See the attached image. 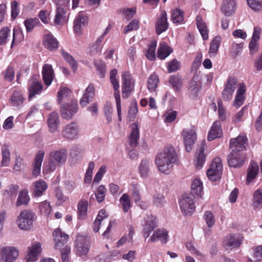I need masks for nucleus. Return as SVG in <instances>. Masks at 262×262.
Returning a JSON list of instances; mask_svg holds the SVG:
<instances>
[{"instance_id":"1","label":"nucleus","mask_w":262,"mask_h":262,"mask_svg":"<svg viewBox=\"0 0 262 262\" xmlns=\"http://www.w3.org/2000/svg\"><path fill=\"white\" fill-rule=\"evenodd\" d=\"M177 160L178 156L174 148L167 146L157 154L155 162L159 171L168 174L170 172L173 164Z\"/></svg>"},{"instance_id":"2","label":"nucleus","mask_w":262,"mask_h":262,"mask_svg":"<svg viewBox=\"0 0 262 262\" xmlns=\"http://www.w3.org/2000/svg\"><path fill=\"white\" fill-rule=\"evenodd\" d=\"M194 196L192 194H184L179 200L181 210L185 216H190L195 211Z\"/></svg>"},{"instance_id":"3","label":"nucleus","mask_w":262,"mask_h":262,"mask_svg":"<svg viewBox=\"0 0 262 262\" xmlns=\"http://www.w3.org/2000/svg\"><path fill=\"white\" fill-rule=\"evenodd\" d=\"M67 150L65 149H60L54 150L50 153V162L48 165V169L54 171L56 168V165L62 166L66 163L67 159Z\"/></svg>"},{"instance_id":"4","label":"nucleus","mask_w":262,"mask_h":262,"mask_svg":"<svg viewBox=\"0 0 262 262\" xmlns=\"http://www.w3.org/2000/svg\"><path fill=\"white\" fill-rule=\"evenodd\" d=\"M75 244L76 254L81 257H85L90 249V237L78 233L76 237Z\"/></svg>"},{"instance_id":"5","label":"nucleus","mask_w":262,"mask_h":262,"mask_svg":"<svg viewBox=\"0 0 262 262\" xmlns=\"http://www.w3.org/2000/svg\"><path fill=\"white\" fill-rule=\"evenodd\" d=\"M223 170L222 160L216 158L212 161L210 168L207 171L208 178L211 181H216L220 179Z\"/></svg>"},{"instance_id":"6","label":"nucleus","mask_w":262,"mask_h":262,"mask_svg":"<svg viewBox=\"0 0 262 262\" xmlns=\"http://www.w3.org/2000/svg\"><path fill=\"white\" fill-rule=\"evenodd\" d=\"M34 219V214L31 211H22L18 216L17 224L21 230H29L32 225Z\"/></svg>"},{"instance_id":"7","label":"nucleus","mask_w":262,"mask_h":262,"mask_svg":"<svg viewBox=\"0 0 262 262\" xmlns=\"http://www.w3.org/2000/svg\"><path fill=\"white\" fill-rule=\"evenodd\" d=\"M184 143L187 152L191 150L196 139V129L194 127L184 129L182 132Z\"/></svg>"},{"instance_id":"8","label":"nucleus","mask_w":262,"mask_h":262,"mask_svg":"<svg viewBox=\"0 0 262 262\" xmlns=\"http://www.w3.org/2000/svg\"><path fill=\"white\" fill-rule=\"evenodd\" d=\"M18 256V251L14 247L6 246L0 248V262H13Z\"/></svg>"},{"instance_id":"9","label":"nucleus","mask_w":262,"mask_h":262,"mask_svg":"<svg viewBox=\"0 0 262 262\" xmlns=\"http://www.w3.org/2000/svg\"><path fill=\"white\" fill-rule=\"evenodd\" d=\"M122 97L127 98L133 91L134 88L135 81L129 72L125 71L122 73Z\"/></svg>"},{"instance_id":"10","label":"nucleus","mask_w":262,"mask_h":262,"mask_svg":"<svg viewBox=\"0 0 262 262\" xmlns=\"http://www.w3.org/2000/svg\"><path fill=\"white\" fill-rule=\"evenodd\" d=\"M237 82L236 78L234 77L228 78L222 94V97L224 101H229L231 100L233 93L236 88Z\"/></svg>"},{"instance_id":"11","label":"nucleus","mask_w":262,"mask_h":262,"mask_svg":"<svg viewBox=\"0 0 262 262\" xmlns=\"http://www.w3.org/2000/svg\"><path fill=\"white\" fill-rule=\"evenodd\" d=\"M247 138L244 135H239L237 137L231 139L230 142V147L231 151L243 153L247 145Z\"/></svg>"},{"instance_id":"12","label":"nucleus","mask_w":262,"mask_h":262,"mask_svg":"<svg viewBox=\"0 0 262 262\" xmlns=\"http://www.w3.org/2000/svg\"><path fill=\"white\" fill-rule=\"evenodd\" d=\"M78 111V104L76 101L72 100L71 103H64L60 108L61 115L63 119H71Z\"/></svg>"},{"instance_id":"13","label":"nucleus","mask_w":262,"mask_h":262,"mask_svg":"<svg viewBox=\"0 0 262 262\" xmlns=\"http://www.w3.org/2000/svg\"><path fill=\"white\" fill-rule=\"evenodd\" d=\"M242 241L243 237L240 235L230 234L224 237L223 245L227 249L237 248L242 244Z\"/></svg>"},{"instance_id":"14","label":"nucleus","mask_w":262,"mask_h":262,"mask_svg":"<svg viewBox=\"0 0 262 262\" xmlns=\"http://www.w3.org/2000/svg\"><path fill=\"white\" fill-rule=\"evenodd\" d=\"M78 127L74 122H71L65 126L62 132L64 138L68 140L76 139L78 136Z\"/></svg>"},{"instance_id":"15","label":"nucleus","mask_w":262,"mask_h":262,"mask_svg":"<svg viewBox=\"0 0 262 262\" xmlns=\"http://www.w3.org/2000/svg\"><path fill=\"white\" fill-rule=\"evenodd\" d=\"M168 28L167 13L165 11H162L160 16L157 18L155 23L156 32L160 35L166 31Z\"/></svg>"},{"instance_id":"16","label":"nucleus","mask_w":262,"mask_h":262,"mask_svg":"<svg viewBox=\"0 0 262 262\" xmlns=\"http://www.w3.org/2000/svg\"><path fill=\"white\" fill-rule=\"evenodd\" d=\"M245 159V155L243 153L231 151L228 156V165L234 168L240 167L243 164Z\"/></svg>"},{"instance_id":"17","label":"nucleus","mask_w":262,"mask_h":262,"mask_svg":"<svg viewBox=\"0 0 262 262\" xmlns=\"http://www.w3.org/2000/svg\"><path fill=\"white\" fill-rule=\"evenodd\" d=\"M88 21L87 16L82 12H79L74 21V31L76 34L81 33L82 28L87 25Z\"/></svg>"},{"instance_id":"18","label":"nucleus","mask_w":262,"mask_h":262,"mask_svg":"<svg viewBox=\"0 0 262 262\" xmlns=\"http://www.w3.org/2000/svg\"><path fill=\"white\" fill-rule=\"evenodd\" d=\"M45 155L42 150H39L35 155L33 163L32 174L35 177L38 176L40 173L41 166Z\"/></svg>"},{"instance_id":"19","label":"nucleus","mask_w":262,"mask_h":262,"mask_svg":"<svg viewBox=\"0 0 262 262\" xmlns=\"http://www.w3.org/2000/svg\"><path fill=\"white\" fill-rule=\"evenodd\" d=\"M145 224L144 225L143 235L145 238H147L150 235L155 228L157 226L156 217L153 215H148L145 219Z\"/></svg>"},{"instance_id":"20","label":"nucleus","mask_w":262,"mask_h":262,"mask_svg":"<svg viewBox=\"0 0 262 262\" xmlns=\"http://www.w3.org/2000/svg\"><path fill=\"white\" fill-rule=\"evenodd\" d=\"M42 75L45 84L47 86H49L52 83L54 77V70L51 64H45L43 65Z\"/></svg>"},{"instance_id":"21","label":"nucleus","mask_w":262,"mask_h":262,"mask_svg":"<svg viewBox=\"0 0 262 262\" xmlns=\"http://www.w3.org/2000/svg\"><path fill=\"white\" fill-rule=\"evenodd\" d=\"M107 29H106L105 32L102 35L100 36L96 41L89 47V54L91 56H97L100 54L102 46L101 42L103 39L104 36L107 34Z\"/></svg>"},{"instance_id":"22","label":"nucleus","mask_w":262,"mask_h":262,"mask_svg":"<svg viewBox=\"0 0 262 262\" xmlns=\"http://www.w3.org/2000/svg\"><path fill=\"white\" fill-rule=\"evenodd\" d=\"M95 95L94 86L92 84H89L85 89V92L80 100V104L81 106H86L92 100Z\"/></svg>"},{"instance_id":"23","label":"nucleus","mask_w":262,"mask_h":262,"mask_svg":"<svg viewBox=\"0 0 262 262\" xmlns=\"http://www.w3.org/2000/svg\"><path fill=\"white\" fill-rule=\"evenodd\" d=\"M55 248H58L66 243L68 240V235L62 232L60 229L55 230L53 233Z\"/></svg>"},{"instance_id":"24","label":"nucleus","mask_w":262,"mask_h":262,"mask_svg":"<svg viewBox=\"0 0 262 262\" xmlns=\"http://www.w3.org/2000/svg\"><path fill=\"white\" fill-rule=\"evenodd\" d=\"M235 0H223L221 11L226 16H230L235 11Z\"/></svg>"},{"instance_id":"25","label":"nucleus","mask_w":262,"mask_h":262,"mask_svg":"<svg viewBox=\"0 0 262 262\" xmlns=\"http://www.w3.org/2000/svg\"><path fill=\"white\" fill-rule=\"evenodd\" d=\"M42 89L43 86L41 82L34 79H30L29 97L32 98L36 95L40 94Z\"/></svg>"},{"instance_id":"26","label":"nucleus","mask_w":262,"mask_h":262,"mask_svg":"<svg viewBox=\"0 0 262 262\" xmlns=\"http://www.w3.org/2000/svg\"><path fill=\"white\" fill-rule=\"evenodd\" d=\"M246 88L244 83H242L239 84L235 99L233 102V105L235 107H239L242 105L245 101L244 94L246 92Z\"/></svg>"},{"instance_id":"27","label":"nucleus","mask_w":262,"mask_h":262,"mask_svg":"<svg viewBox=\"0 0 262 262\" xmlns=\"http://www.w3.org/2000/svg\"><path fill=\"white\" fill-rule=\"evenodd\" d=\"M222 135V130L221 123L219 121H215L208 133V140L211 141L216 138H220Z\"/></svg>"},{"instance_id":"28","label":"nucleus","mask_w":262,"mask_h":262,"mask_svg":"<svg viewBox=\"0 0 262 262\" xmlns=\"http://www.w3.org/2000/svg\"><path fill=\"white\" fill-rule=\"evenodd\" d=\"M27 255V261H34L37 260V256L41 252V244L37 243L30 247Z\"/></svg>"},{"instance_id":"29","label":"nucleus","mask_w":262,"mask_h":262,"mask_svg":"<svg viewBox=\"0 0 262 262\" xmlns=\"http://www.w3.org/2000/svg\"><path fill=\"white\" fill-rule=\"evenodd\" d=\"M48 125L51 133L55 132L59 124V116L57 113L52 112L48 116Z\"/></svg>"},{"instance_id":"30","label":"nucleus","mask_w":262,"mask_h":262,"mask_svg":"<svg viewBox=\"0 0 262 262\" xmlns=\"http://www.w3.org/2000/svg\"><path fill=\"white\" fill-rule=\"evenodd\" d=\"M43 45L46 48L53 51L58 48V42L51 34H48L45 35L43 41Z\"/></svg>"},{"instance_id":"31","label":"nucleus","mask_w":262,"mask_h":262,"mask_svg":"<svg viewBox=\"0 0 262 262\" xmlns=\"http://www.w3.org/2000/svg\"><path fill=\"white\" fill-rule=\"evenodd\" d=\"M130 126L132 130L129 137V144L132 147H135L137 146L139 139V127L136 123L132 124Z\"/></svg>"},{"instance_id":"32","label":"nucleus","mask_w":262,"mask_h":262,"mask_svg":"<svg viewBox=\"0 0 262 262\" xmlns=\"http://www.w3.org/2000/svg\"><path fill=\"white\" fill-rule=\"evenodd\" d=\"M168 237V232L165 229H158L154 232L150 240L152 242L160 240L162 243L165 244L167 242Z\"/></svg>"},{"instance_id":"33","label":"nucleus","mask_w":262,"mask_h":262,"mask_svg":"<svg viewBox=\"0 0 262 262\" xmlns=\"http://www.w3.org/2000/svg\"><path fill=\"white\" fill-rule=\"evenodd\" d=\"M259 171L258 165L257 163L252 161L248 168L247 181V184H249L257 176Z\"/></svg>"},{"instance_id":"34","label":"nucleus","mask_w":262,"mask_h":262,"mask_svg":"<svg viewBox=\"0 0 262 262\" xmlns=\"http://www.w3.org/2000/svg\"><path fill=\"white\" fill-rule=\"evenodd\" d=\"M184 19V12L182 9L176 8L171 10L170 19L173 23L180 24L183 23Z\"/></svg>"},{"instance_id":"35","label":"nucleus","mask_w":262,"mask_h":262,"mask_svg":"<svg viewBox=\"0 0 262 262\" xmlns=\"http://www.w3.org/2000/svg\"><path fill=\"white\" fill-rule=\"evenodd\" d=\"M172 52V49L166 43L162 42L160 45L157 51L158 57L160 59H164Z\"/></svg>"},{"instance_id":"36","label":"nucleus","mask_w":262,"mask_h":262,"mask_svg":"<svg viewBox=\"0 0 262 262\" xmlns=\"http://www.w3.org/2000/svg\"><path fill=\"white\" fill-rule=\"evenodd\" d=\"M48 185L46 183L40 180L34 183L33 193L35 196H39L47 189Z\"/></svg>"},{"instance_id":"37","label":"nucleus","mask_w":262,"mask_h":262,"mask_svg":"<svg viewBox=\"0 0 262 262\" xmlns=\"http://www.w3.org/2000/svg\"><path fill=\"white\" fill-rule=\"evenodd\" d=\"M221 42V37L219 36H215L211 40L208 52L210 57H214L216 55Z\"/></svg>"},{"instance_id":"38","label":"nucleus","mask_w":262,"mask_h":262,"mask_svg":"<svg viewBox=\"0 0 262 262\" xmlns=\"http://www.w3.org/2000/svg\"><path fill=\"white\" fill-rule=\"evenodd\" d=\"M196 21L197 28L199 29L203 39H208V29L206 24L203 21L202 17L198 15L196 18Z\"/></svg>"},{"instance_id":"39","label":"nucleus","mask_w":262,"mask_h":262,"mask_svg":"<svg viewBox=\"0 0 262 262\" xmlns=\"http://www.w3.org/2000/svg\"><path fill=\"white\" fill-rule=\"evenodd\" d=\"M252 206L254 209L262 208V189H258L253 194Z\"/></svg>"},{"instance_id":"40","label":"nucleus","mask_w":262,"mask_h":262,"mask_svg":"<svg viewBox=\"0 0 262 262\" xmlns=\"http://www.w3.org/2000/svg\"><path fill=\"white\" fill-rule=\"evenodd\" d=\"M30 201V197L28 195V191L27 189L21 190L18 194L16 206L19 207L21 205L26 206Z\"/></svg>"},{"instance_id":"41","label":"nucleus","mask_w":262,"mask_h":262,"mask_svg":"<svg viewBox=\"0 0 262 262\" xmlns=\"http://www.w3.org/2000/svg\"><path fill=\"white\" fill-rule=\"evenodd\" d=\"M205 146V143L203 142L199 151L196 155L195 166L198 169H201L203 167L206 160V155L204 154Z\"/></svg>"},{"instance_id":"42","label":"nucleus","mask_w":262,"mask_h":262,"mask_svg":"<svg viewBox=\"0 0 262 262\" xmlns=\"http://www.w3.org/2000/svg\"><path fill=\"white\" fill-rule=\"evenodd\" d=\"M169 82L175 91H180L183 85V80L180 76L178 75L171 76L169 79Z\"/></svg>"},{"instance_id":"43","label":"nucleus","mask_w":262,"mask_h":262,"mask_svg":"<svg viewBox=\"0 0 262 262\" xmlns=\"http://www.w3.org/2000/svg\"><path fill=\"white\" fill-rule=\"evenodd\" d=\"M88 202L85 200H81L78 205V213L79 218L84 220L87 215Z\"/></svg>"},{"instance_id":"44","label":"nucleus","mask_w":262,"mask_h":262,"mask_svg":"<svg viewBox=\"0 0 262 262\" xmlns=\"http://www.w3.org/2000/svg\"><path fill=\"white\" fill-rule=\"evenodd\" d=\"M159 80L155 73H152L148 78L147 88L150 92H154L156 90Z\"/></svg>"},{"instance_id":"45","label":"nucleus","mask_w":262,"mask_h":262,"mask_svg":"<svg viewBox=\"0 0 262 262\" xmlns=\"http://www.w3.org/2000/svg\"><path fill=\"white\" fill-rule=\"evenodd\" d=\"M202 183L198 179H195L191 184V191L190 194H192L193 196L201 195L203 192Z\"/></svg>"},{"instance_id":"46","label":"nucleus","mask_w":262,"mask_h":262,"mask_svg":"<svg viewBox=\"0 0 262 262\" xmlns=\"http://www.w3.org/2000/svg\"><path fill=\"white\" fill-rule=\"evenodd\" d=\"M61 52L63 58L71 66L73 72L75 73L77 69V63L76 61L74 59L73 57L71 55L64 51L63 50H61Z\"/></svg>"},{"instance_id":"47","label":"nucleus","mask_w":262,"mask_h":262,"mask_svg":"<svg viewBox=\"0 0 262 262\" xmlns=\"http://www.w3.org/2000/svg\"><path fill=\"white\" fill-rule=\"evenodd\" d=\"M2 160L1 165L3 166H8L10 161V151L9 148L5 146L2 148Z\"/></svg>"},{"instance_id":"48","label":"nucleus","mask_w":262,"mask_h":262,"mask_svg":"<svg viewBox=\"0 0 262 262\" xmlns=\"http://www.w3.org/2000/svg\"><path fill=\"white\" fill-rule=\"evenodd\" d=\"M120 202L122 206L124 212H127L131 207L130 200L129 195L124 193L120 199Z\"/></svg>"},{"instance_id":"49","label":"nucleus","mask_w":262,"mask_h":262,"mask_svg":"<svg viewBox=\"0 0 262 262\" xmlns=\"http://www.w3.org/2000/svg\"><path fill=\"white\" fill-rule=\"evenodd\" d=\"M11 37V31L8 27H4L0 30V45L5 44Z\"/></svg>"},{"instance_id":"50","label":"nucleus","mask_w":262,"mask_h":262,"mask_svg":"<svg viewBox=\"0 0 262 262\" xmlns=\"http://www.w3.org/2000/svg\"><path fill=\"white\" fill-rule=\"evenodd\" d=\"M111 82L113 85V88L114 90V97L115 98L116 103L118 105V110L120 109V92L118 90V89L119 88V84L118 83V80L117 79H110Z\"/></svg>"},{"instance_id":"51","label":"nucleus","mask_w":262,"mask_h":262,"mask_svg":"<svg viewBox=\"0 0 262 262\" xmlns=\"http://www.w3.org/2000/svg\"><path fill=\"white\" fill-rule=\"evenodd\" d=\"M157 47V42L152 41L148 46V49L146 51V56L150 60L153 61L156 59L155 51Z\"/></svg>"},{"instance_id":"52","label":"nucleus","mask_w":262,"mask_h":262,"mask_svg":"<svg viewBox=\"0 0 262 262\" xmlns=\"http://www.w3.org/2000/svg\"><path fill=\"white\" fill-rule=\"evenodd\" d=\"M94 64L96 67L97 71L100 78H103L105 76L106 69L105 63L102 60H96L94 61Z\"/></svg>"},{"instance_id":"53","label":"nucleus","mask_w":262,"mask_h":262,"mask_svg":"<svg viewBox=\"0 0 262 262\" xmlns=\"http://www.w3.org/2000/svg\"><path fill=\"white\" fill-rule=\"evenodd\" d=\"M65 12L63 8L57 7L56 14L54 18V23L56 25H61L64 19Z\"/></svg>"},{"instance_id":"54","label":"nucleus","mask_w":262,"mask_h":262,"mask_svg":"<svg viewBox=\"0 0 262 262\" xmlns=\"http://www.w3.org/2000/svg\"><path fill=\"white\" fill-rule=\"evenodd\" d=\"M204 219L209 228H211L215 224V219L213 213L210 211H206L204 214Z\"/></svg>"},{"instance_id":"55","label":"nucleus","mask_w":262,"mask_h":262,"mask_svg":"<svg viewBox=\"0 0 262 262\" xmlns=\"http://www.w3.org/2000/svg\"><path fill=\"white\" fill-rule=\"evenodd\" d=\"M39 209L41 213L46 216H48L52 211L51 206L50 203L47 201L40 203Z\"/></svg>"},{"instance_id":"56","label":"nucleus","mask_w":262,"mask_h":262,"mask_svg":"<svg viewBox=\"0 0 262 262\" xmlns=\"http://www.w3.org/2000/svg\"><path fill=\"white\" fill-rule=\"evenodd\" d=\"M71 94V91L67 88H62L57 93L58 102L60 103L61 101L68 98Z\"/></svg>"},{"instance_id":"57","label":"nucleus","mask_w":262,"mask_h":262,"mask_svg":"<svg viewBox=\"0 0 262 262\" xmlns=\"http://www.w3.org/2000/svg\"><path fill=\"white\" fill-rule=\"evenodd\" d=\"M149 162L146 160H143L139 166V171L141 177H147L149 172Z\"/></svg>"},{"instance_id":"58","label":"nucleus","mask_w":262,"mask_h":262,"mask_svg":"<svg viewBox=\"0 0 262 262\" xmlns=\"http://www.w3.org/2000/svg\"><path fill=\"white\" fill-rule=\"evenodd\" d=\"M39 23L38 18H29L25 20L24 25L28 32L31 31L34 27Z\"/></svg>"},{"instance_id":"59","label":"nucleus","mask_w":262,"mask_h":262,"mask_svg":"<svg viewBox=\"0 0 262 262\" xmlns=\"http://www.w3.org/2000/svg\"><path fill=\"white\" fill-rule=\"evenodd\" d=\"M248 6L253 10L258 11L262 9V0H247Z\"/></svg>"},{"instance_id":"60","label":"nucleus","mask_w":262,"mask_h":262,"mask_svg":"<svg viewBox=\"0 0 262 262\" xmlns=\"http://www.w3.org/2000/svg\"><path fill=\"white\" fill-rule=\"evenodd\" d=\"M106 192V189L104 186L100 185L98 187L95 195L98 203H101L103 201L105 198Z\"/></svg>"},{"instance_id":"61","label":"nucleus","mask_w":262,"mask_h":262,"mask_svg":"<svg viewBox=\"0 0 262 262\" xmlns=\"http://www.w3.org/2000/svg\"><path fill=\"white\" fill-rule=\"evenodd\" d=\"M11 101L13 105L18 106L23 103L24 98L19 93L15 92L12 96Z\"/></svg>"},{"instance_id":"62","label":"nucleus","mask_w":262,"mask_h":262,"mask_svg":"<svg viewBox=\"0 0 262 262\" xmlns=\"http://www.w3.org/2000/svg\"><path fill=\"white\" fill-rule=\"evenodd\" d=\"M138 109L136 103H131L128 113V118L129 121H133L136 117Z\"/></svg>"},{"instance_id":"63","label":"nucleus","mask_w":262,"mask_h":262,"mask_svg":"<svg viewBox=\"0 0 262 262\" xmlns=\"http://www.w3.org/2000/svg\"><path fill=\"white\" fill-rule=\"evenodd\" d=\"M71 248L66 246L60 250L61 257L62 262H70V254Z\"/></svg>"},{"instance_id":"64","label":"nucleus","mask_w":262,"mask_h":262,"mask_svg":"<svg viewBox=\"0 0 262 262\" xmlns=\"http://www.w3.org/2000/svg\"><path fill=\"white\" fill-rule=\"evenodd\" d=\"M253 257L258 261H262V245L253 248Z\"/></svg>"}]
</instances>
